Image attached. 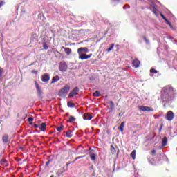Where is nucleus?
<instances>
[{
	"mask_svg": "<svg viewBox=\"0 0 177 177\" xmlns=\"http://www.w3.org/2000/svg\"><path fill=\"white\" fill-rule=\"evenodd\" d=\"M174 95H175L174 88L171 86H166L162 91L161 100L163 103H171L174 100Z\"/></svg>",
	"mask_w": 177,
	"mask_h": 177,
	"instance_id": "obj_1",
	"label": "nucleus"
},
{
	"mask_svg": "<svg viewBox=\"0 0 177 177\" xmlns=\"http://www.w3.org/2000/svg\"><path fill=\"white\" fill-rule=\"evenodd\" d=\"M68 92H70V86L65 85L64 88L59 90L58 95L60 96V97H66L68 94Z\"/></svg>",
	"mask_w": 177,
	"mask_h": 177,
	"instance_id": "obj_2",
	"label": "nucleus"
},
{
	"mask_svg": "<svg viewBox=\"0 0 177 177\" xmlns=\"http://www.w3.org/2000/svg\"><path fill=\"white\" fill-rule=\"evenodd\" d=\"M35 85L36 88V91L37 92V95L41 97L44 95V91H42V89L41 88V86L38 84V82L35 81Z\"/></svg>",
	"mask_w": 177,
	"mask_h": 177,
	"instance_id": "obj_3",
	"label": "nucleus"
},
{
	"mask_svg": "<svg viewBox=\"0 0 177 177\" xmlns=\"http://www.w3.org/2000/svg\"><path fill=\"white\" fill-rule=\"evenodd\" d=\"M79 55V59L80 60H88V59H91L92 57V54L86 55L84 53H77Z\"/></svg>",
	"mask_w": 177,
	"mask_h": 177,
	"instance_id": "obj_4",
	"label": "nucleus"
},
{
	"mask_svg": "<svg viewBox=\"0 0 177 177\" xmlns=\"http://www.w3.org/2000/svg\"><path fill=\"white\" fill-rule=\"evenodd\" d=\"M1 140L4 145H9V143H10V138H9V135L6 133L2 136Z\"/></svg>",
	"mask_w": 177,
	"mask_h": 177,
	"instance_id": "obj_5",
	"label": "nucleus"
},
{
	"mask_svg": "<svg viewBox=\"0 0 177 177\" xmlns=\"http://www.w3.org/2000/svg\"><path fill=\"white\" fill-rule=\"evenodd\" d=\"M67 64L65 62H62L59 64V70L62 71V73H65V71H67Z\"/></svg>",
	"mask_w": 177,
	"mask_h": 177,
	"instance_id": "obj_6",
	"label": "nucleus"
},
{
	"mask_svg": "<svg viewBox=\"0 0 177 177\" xmlns=\"http://www.w3.org/2000/svg\"><path fill=\"white\" fill-rule=\"evenodd\" d=\"M79 91H80V88H78V87H75L73 90L70 92L68 97H74V96H76V95H78Z\"/></svg>",
	"mask_w": 177,
	"mask_h": 177,
	"instance_id": "obj_7",
	"label": "nucleus"
},
{
	"mask_svg": "<svg viewBox=\"0 0 177 177\" xmlns=\"http://www.w3.org/2000/svg\"><path fill=\"white\" fill-rule=\"evenodd\" d=\"M138 110H140V111H154V109L153 108L145 106H139Z\"/></svg>",
	"mask_w": 177,
	"mask_h": 177,
	"instance_id": "obj_8",
	"label": "nucleus"
},
{
	"mask_svg": "<svg viewBox=\"0 0 177 177\" xmlns=\"http://www.w3.org/2000/svg\"><path fill=\"white\" fill-rule=\"evenodd\" d=\"M174 117H175V114H174L172 111H169L167 113L166 120H167V121H172V120H174Z\"/></svg>",
	"mask_w": 177,
	"mask_h": 177,
	"instance_id": "obj_9",
	"label": "nucleus"
},
{
	"mask_svg": "<svg viewBox=\"0 0 177 177\" xmlns=\"http://www.w3.org/2000/svg\"><path fill=\"white\" fill-rule=\"evenodd\" d=\"M50 80V76L48 73H45L41 76V81L43 82H48Z\"/></svg>",
	"mask_w": 177,
	"mask_h": 177,
	"instance_id": "obj_10",
	"label": "nucleus"
},
{
	"mask_svg": "<svg viewBox=\"0 0 177 177\" xmlns=\"http://www.w3.org/2000/svg\"><path fill=\"white\" fill-rule=\"evenodd\" d=\"M132 64L135 68H138L140 66V61L138 59H135L133 61Z\"/></svg>",
	"mask_w": 177,
	"mask_h": 177,
	"instance_id": "obj_11",
	"label": "nucleus"
},
{
	"mask_svg": "<svg viewBox=\"0 0 177 177\" xmlns=\"http://www.w3.org/2000/svg\"><path fill=\"white\" fill-rule=\"evenodd\" d=\"M82 52H84V53H88L89 50H88V48L86 47H81L77 49V53H82Z\"/></svg>",
	"mask_w": 177,
	"mask_h": 177,
	"instance_id": "obj_12",
	"label": "nucleus"
},
{
	"mask_svg": "<svg viewBox=\"0 0 177 177\" xmlns=\"http://www.w3.org/2000/svg\"><path fill=\"white\" fill-rule=\"evenodd\" d=\"M83 117V120H84L85 121H90V120H92V118H93V117L88 113H84Z\"/></svg>",
	"mask_w": 177,
	"mask_h": 177,
	"instance_id": "obj_13",
	"label": "nucleus"
},
{
	"mask_svg": "<svg viewBox=\"0 0 177 177\" xmlns=\"http://www.w3.org/2000/svg\"><path fill=\"white\" fill-rule=\"evenodd\" d=\"M0 165H3V167H8L9 162L6 159H2L0 160Z\"/></svg>",
	"mask_w": 177,
	"mask_h": 177,
	"instance_id": "obj_14",
	"label": "nucleus"
},
{
	"mask_svg": "<svg viewBox=\"0 0 177 177\" xmlns=\"http://www.w3.org/2000/svg\"><path fill=\"white\" fill-rule=\"evenodd\" d=\"M167 145H168V139L167 138V136H165L162 140V147H165Z\"/></svg>",
	"mask_w": 177,
	"mask_h": 177,
	"instance_id": "obj_15",
	"label": "nucleus"
},
{
	"mask_svg": "<svg viewBox=\"0 0 177 177\" xmlns=\"http://www.w3.org/2000/svg\"><path fill=\"white\" fill-rule=\"evenodd\" d=\"M62 49L64 50L65 53H66V55L68 56L70 55H71V48H66L64 46L62 47Z\"/></svg>",
	"mask_w": 177,
	"mask_h": 177,
	"instance_id": "obj_16",
	"label": "nucleus"
},
{
	"mask_svg": "<svg viewBox=\"0 0 177 177\" xmlns=\"http://www.w3.org/2000/svg\"><path fill=\"white\" fill-rule=\"evenodd\" d=\"M39 129H40V131H41V132H45V131H46V123L45 122L41 123Z\"/></svg>",
	"mask_w": 177,
	"mask_h": 177,
	"instance_id": "obj_17",
	"label": "nucleus"
},
{
	"mask_svg": "<svg viewBox=\"0 0 177 177\" xmlns=\"http://www.w3.org/2000/svg\"><path fill=\"white\" fill-rule=\"evenodd\" d=\"M125 127V122H122L120 126L118 127L119 131L120 132H124V128Z\"/></svg>",
	"mask_w": 177,
	"mask_h": 177,
	"instance_id": "obj_18",
	"label": "nucleus"
},
{
	"mask_svg": "<svg viewBox=\"0 0 177 177\" xmlns=\"http://www.w3.org/2000/svg\"><path fill=\"white\" fill-rule=\"evenodd\" d=\"M109 104L110 106V108H109L110 111H113V110H114V108L115 107L114 105V102L113 101H110L109 102Z\"/></svg>",
	"mask_w": 177,
	"mask_h": 177,
	"instance_id": "obj_19",
	"label": "nucleus"
},
{
	"mask_svg": "<svg viewBox=\"0 0 177 177\" xmlns=\"http://www.w3.org/2000/svg\"><path fill=\"white\" fill-rule=\"evenodd\" d=\"M59 80H60V77H59V76L53 77L52 79V81H51V84H55V82H57V81H59Z\"/></svg>",
	"mask_w": 177,
	"mask_h": 177,
	"instance_id": "obj_20",
	"label": "nucleus"
},
{
	"mask_svg": "<svg viewBox=\"0 0 177 177\" xmlns=\"http://www.w3.org/2000/svg\"><path fill=\"white\" fill-rule=\"evenodd\" d=\"M71 133H73V130H68L66 134V138H71L73 136Z\"/></svg>",
	"mask_w": 177,
	"mask_h": 177,
	"instance_id": "obj_21",
	"label": "nucleus"
},
{
	"mask_svg": "<svg viewBox=\"0 0 177 177\" xmlns=\"http://www.w3.org/2000/svg\"><path fill=\"white\" fill-rule=\"evenodd\" d=\"M67 106L68 107H69L70 109H74V107H75V104L71 102H68L67 103Z\"/></svg>",
	"mask_w": 177,
	"mask_h": 177,
	"instance_id": "obj_22",
	"label": "nucleus"
},
{
	"mask_svg": "<svg viewBox=\"0 0 177 177\" xmlns=\"http://www.w3.org/2000/svg\"><path fill=\"white\" fill-rule=\"evenodd\" d=\"M131 157L133 158V160H135L136 158V150H133L131 153Z\"/></svg>",
	"mask_w": 177,
	"mask_h": 177,
	"instance_id": "obj_23",
	"label": "nucleus"
},
{
	"mask_svg": "<svg viewBox=\"0 0 177 177\" xmlns=\"http://www.w3.org/2000/svg\"><path fill=\"white\" fill-rule=\"evenodd\" d=\"M113 48H114V44H111L109 46V48L106 50V52H111V50H113Z\"/></svg>",
	"mask_w": 177,
	"mask_h": 177,
	"instance_id": "obj_24",
	"label": "nucleus"
},
{
	"mask_svg": "<svg viewBox=\"0 0 177 177\" xmlns=\"http://www.w3.org/2000/svg\"><path fill=\"white\" fill-rule=\"evenodd\" d=\"M111 152L112 154H115V153L117 152L115 148L113 145H111Z\"/></svg>",
	"mask_w": 177,
	"mask_h": 177,
	"instance_id": "obj_25",
	"label": "nucleus"
},
{
	"mask_svg": "<svg viewBox=\"0 0 177 177\" xmlns=\"http://www.w3.org/2000/svg\"><path fill=\"white\" fill-rule=\"evenodd\" d=\"M93 96L95 97H99V96H100V93L99 91H96L95 93H93Z\"/></svg>",
	"mask_w": 177,
	"mask_h": 177,
	"instance_id": "obj_26",
	"label": "nucleus"
},
{
	"mask_svg": "<svg viewBox=\"0 0 177 177\" xmlns=\"http://www.w3.org/2000/svg\"><path fill=\"white\" fill-rule=\"evenodd\" d=\"M74 121H75V118H74L73 116H70L69 117V120H68V122H74Z\"/></svg>",
	"mask_w": 177,
	"mask_h": 177,
	"instance_id": "obj_27",
	"label": "nucleus"
},
{
	"mask_svg": "<svg viewBox=\"0 0 177 177\" xmlns=\"http://www.w3.org/2000/svg\"><path fill=\"white\" fill-rule=\"evenodd\" d=\"M43 48L45 50H48V49H49V46H48V44L46 42L43 44Z\"/></svg>",
	"mask_w": 177,
	"mask_h": 177,
	"instance_id": "obj_28",
	"label": "nucleus"
},
{
	"mask_svg": "<svg viewBox=\"0 0 177 177\" xmlns=\"http://www.w3.org/2000/svg\"><path fill=\"white\" fill-rule=\"evenodd\" d=\"M88 151H90L89 156H92V155L95 154V150L92 149V148H89Z\"/></svg>",
	"mask_w": 177,
	"mask_h": 177,
	"instance_id": "obj_29",
	"label": "nucleus"
},
{
	"mask_svg": "<svg viewBox=\"0 0 177 177\" xmlns=\"http://www.w3.org/2000/svg\"><path fill=\"white\" fill-rule=\"evenodd\" d=\"M63 128H64V126L61 125L60 127H57V131H58V132H62Z\"/></svg>",
	"mask_w": 177,
	"mask_h": 177,
	"instance_id": "obj_30",
	"label": "nucleus"
},
{
	"mask_svg": "<svg viewBox=\"0 0 177 177\" xmlns=\"http://www.w3.org/2000/svg\"><path fill=\"white\" fill-rule=\"evenodd\" d=\"M90 158L92 161H95V160H96V155L95 153L93 155H90Z\"/></svg>",
	"mask_w": 177,
	"mask_h": 177,
	"instance_id": "obj_31",
	"label": "nucleus"
},
{
	"mask_svg": "<svg viewBox=\"0 0 177 177\" xmlns=\"http://www.w3.org/2000/svg\"><path fill=\"white\" fill-rule=\"evenodd\" d=\"M143 39H144L145 42L147 45H149V44H150V41H149L148 39L146 38V36H144V37H143Z\"/></svg>",
	"mask_w": 177,
	"mask_h": 177,
	"instance_id": "obj_32",
	"label": "nucleus"
},
{
	"mask_svg": "<svg viewBox=\"0 0 177 177\" xmlns=\"http://www.w3.org/2000/svg\"><path fill=\"white\" fill-rule=\"evenodd\" d=\"M167 24H168V26H169L170 28H172V30H174V26H172V24H171V22H169L168 20L166 21Z\"/></svg>",
	"mask_w": 177,
	"mask_h": 177,
	"instance_id": "obj_33",
	"label": "nucleus"
},
{
	"mask_svg": "<svg viewBox=\"0 0 177 177\" xmlns=\"http://www.w3.org/2000/svg\"><path fill=\"white\" fill-rule=\"evenodd\" d=\"M150 73H152L153 74H157V73H158V71L154 68H151L150 70Z\"/></svg>",
	"mask_w": 177,
	"mask_h": 177,
	"instance_id": "obj_34",
	"label": "nucleus"
},
{
	"mask_svg": "<svg viewBox=\"0 0 177 177\" xmlns=\"http://www.w3.org/2000/svg\"><path fill=\"white\" fill-rule=\"evenodd\" d=\"M28 121L30 122V125L32 124L31 122H32L34 121V118H32V117H29L28 118Z\"/></svg>",
	"mask_w": 177,
	"mask_h": 177,
	"instance_id": "obj_35",
	"label": "nucleus"
},
{
	"mask_svg": "<svg viewBox=\"0 0 177 177\" xmlns=\"http://www.w3.org/2000/svg\"><path fill=\"white\" fill-rule=\"evenodd\" d=\"M160 16H161L162 19H163V20H165V21H168V19L165 17V16H164V15L162 13L160 14Z\"/></svg>",
	"mask_w": 177,
	"mask_h": 177,
	"instance_id": "obj_36",
	"label": "nucleus"
},
{
	"mask_svg": "<svg viewBox=\"0 0 177 177\" xmlns=\"http://www.w3.org/2000/svg\"><path fill=\"white\" fill-rule=\"evenodd\" d=\"M2 68L0 67V81H2Z\"/></svg>",
	"mask_w": 177,
	"mask_h": 177,
	"instance_id": "obj_37",
	"label": "nucleus"
},
{
	"mask_svg": "<svg viewBox=\"0 0 177 177\" xmlns=\"http://www.w3.org/2000/svg\"><path fill=\"white\" fill-rule=\"evenodd\" d=\"M131 8V6H129V5L128 4H126L124 7H123V9H129Z\"/></svg>",
	"mask_w": 177,
	"mask_h": 177,
	"instance_id": "obj_38",
	"label": "nucleus"
},
{
	"mask_svg": "<svg viewBox=\"0 0 177 177\" xmlns=\"http://www.w3.org/2000/svg\"><path fill=\"white\" fill-rule=\"evenodd\" d=\"M84 157H85V156H80L79 157H77L75 159V161H77V160H80V158H84Z\"/></svg>",
	"mask_w": 177,
	"mask_h": 177,
	"instance_id": "obj_39",
	"label": "nucleus"
},
{
	"mask_svg": "<svg viewBox=\"0 0 177 177\" xmlns=\"http://www.w3.org/2000/svg\"><path fill=\"white\" fill-rule=\"evenodd\" d=\"M3 5H5V1H0V8H1Z\"/></svg>",
	"mask_w": 177,
	"mask_h": 177,
	"instance_id": "obj_40",
	"label": "nucleus"
},
{
	"mask_svg": "<svg viewBox=\"0 0 177 177\" xmlns=\"http://www.w3.org/2000/svg\"><path fill=\"white\" fill-rule=\"evenodd\" d=\"M156 12H157V8H156V6H153V12L156 14Z\"/></svg>",
	"mask_w": 177,
	"mask_h": 177,
	"instance_id": "obj_41",
	"label": "nucleus"
},
{
	"mask_svg": "<svg viewBox=\"0 0 177 177\" xmlns=\"http://www.w3.org/2000/svg\"><path fill=\"white\" fill-rule=\"evenodd\" d=\"M34 128H39V124H34Z\"/></svg>",
	"mask_w": 177,
	"mask_h": 177,
	"instance_id": "obj_42",
	"label": "nucleus"
},
{
	"mask_svg": "<svg viewBox=\"0 0 177 177\" xmlns=\"http://www.w3.org/2000/svg\"><path fill=\"white\" fill-rule=\"evenodd\" d=\"M156 151H156V150H152L151 151V154H156Z\"/></svg>",
	"mask_w": 177,
	"mask_h": 177,
	"instance_id": "obj_43",
	"label": "nucleus"
},
{
	"mask_svg": "<svg viewBox=\"0 0 177 177\" xmlns=\"http://www.w3.org/2000/svg\"><path fill=\"white\" fill-rule=\"evenodd\" d=\"M49 164H50V160H48V162H46V165L48 166L49 165Z\"/></svg>",
	"mask_w": 177,
	"mask_h": 177,
	"instance_id": "obj_44",
	"label": "nucleus"
},
{
	"mask_svg": "<svg viewBox=\"0 0 177 177\" xmlns=\"http://www.w3.org/2000/svg\"><path fill=\"white\" fill-rule=\"evenodd\" d=\"M32 73H33L34 74H37V71H32Z\"/></svg>",
	"mask_w": 177,
	"mask_h": 177,
	"instance_id": "obj_45",
	"label": "nucleus"
},
{
	"mask_svg": "<svg viewBox=\"0 0 177 177\" xmlns=\"http://www.w3.org/2000/svg\"><path fill=\"white\" fill-rule=\"evenodd\" d=\"M114 2H120V0H113Z\"/></svg>",
	"mask_w": 177,
	"mask_h": 177,
	"instance_id": "obj_46",
	"label": "nucleus"
},
{
	"mask_svg": "<svg viewBox=\"0 0 177 177\" xmlns=\"http://www.w3.org/2000/svg\"><path fill=\"white\" fill-rule=\"evenodd\" d=\"M57 175H61L60 172H57Z\"/></svg>",
	"mask_w": 177,
	"mask_h": 177,
	"instance_id": "obj_47",
	"label": "nucleus"
},
{
	"mask_svg": "<svg viewBox=\"0 0 177 177\" xmlns=\"http://www.w3.org/2000/svg\"><path fill=\"white\" fill-rule=\"evenodd\" d=\"M66 115L68 116V115H70V114L69 113H66Z\"/></svg>",
	"mask_w": 177,
	"mask_h": 177,
	"instance_id": "obj_48",
	"label": "nucleus"
},
{
	"mask_svg": "<svg viewBox=\"0 0 177 177\" xmlns=\"http://www.w3.org/2000/svg\"><path fill=\"white\" fill-rule=\"evenodd\" d=\"M50 177H55V176H53V175H51V176H50Z\"/></svg>",
	"mask_w": 177,
	"mask_h": 177,
	"instance_id": "obj_49",
	"label": "nucleus"
},
{
	"mask_svg": "<svg viewBox=\"0 0 177 177\" xmlns=\"http://www.w3.org/2000/svg\"><path fill=\"white\" fill-rule=\"evenodd\" d=\"M70 162L67 163V165H69Z\"/></svg>",
	"mask_w": 177,
	"mask_h": 177,
	"instance_id": "obj_50",
	"label": "nucleus"
}]
</instances>
